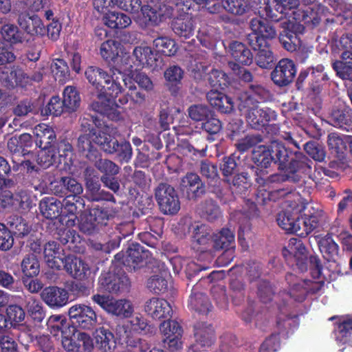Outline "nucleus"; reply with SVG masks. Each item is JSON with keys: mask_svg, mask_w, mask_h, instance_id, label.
Instances as JSON below:
<instances>
[{"mask_svg": "<svg viewBox=\"0 0 352 352\" xmlns=\"http://www.w3.org/2000/svg\"><path fill=\"white\" fill-rule=\"evenodd\" d=\"M94 166L103 175H116L120 172V167L113 161L102 158L101 153L96 156V160H91Z\"/></svg>", "mask_w": 352, "mask_h": 352, "instance_id": "09e8293b", "label": "nucleus"}, {"mask_svg": "<svg viewBox=\"0 0 352 352\" xmlns=\"http://www.w3.org/2000/svg\"><path fill=\"white\" fill-rule=\"evenodd\" d=\"M1 83L9 89L26 87L30 84V76L19 66H12L9 74L0 76Z\"/></svg>", "mask_w": 352, "mask_h": 352, "instance_id": "412c9836", "label": "nucleus"}, {"mask_svg": "<svg viewBox=\"0 0 352 352\" xmlns=\"http://www.w3.org/2000/svg\"><path fill=\"white\" fill-rule=\"evenodd\" d=\"M133 311V309L129 301L122 299L116 300L113 298L107 313L116 316L129 318Z\"/></svg>", "mask_w": 352, "mask_h": 352, "instance_id": "de8ad7c7", "label": "nucleus"}, {"mask_svg": "<svg viewBox=\"0 0 352 352\" xmlns=\"http://www.w3.org/2000/svg\"><path fill=\"white\" fill-rule=\"evenodd\" d=\"M200 173L202 176L208 179L211 185L216 184L219 179L217 166L209 162H201L200 164Z\"/></svg>", "mask_w": 352, "mask_h": 352, "instance_id": "69168bd1", "label": "nucleus"}, {"mask_svg": "<svg viewBox=\"0 0 352 352\" xmlns=\"http://www.w3.org/2000/svg\"><path fill=\"white\" fill-rule=\"evenodd\" d=\"M294 195L289 193L286 201L287 207L283 212H280L277 217L278 226L288 232L298 233L301 230L299 212L303 207L300 206L296 201L291 200Z\"/></svg>", "mask_w": 352, "mask_h": 352, "instance_id": "423d86ee", "label": "nucleus"}, {"mask_svg": "<svg viewBox=\"0 0 352 352\" xmlns=\"http://www.w3.org/2000/svg\"><path fill=\"white\" fill-rule=\"evenodd\" d=\"M188 116L195 122L204 121L208 116L209 109L205 104H192L188 107Z\"/></svg>", "mask_w": 352, "mask_h": 352, "instance_id": "338daca9", "label": "nucleus"}, {"mask_svg": "<svg viewBox=\"0 0 352 352\" xmlns=\"http://www.w3.org/2000/svg\"><path fill=\"white\" fill-rule=\"evenodd\" d=\"M155 198L160 210L164 214L173 215L180 210V201L175 188L167 183H160L155 189Z\"/></svg>", "mask_w": 352, "mask_h": 352, "instance_id": "39448f33", "label": "nucleus"}, {"mask_svg": "<svg viewBox=\"0 0 352 352\" xmlns=\"http://www.w3.org/2000/svg\"><path fill=\"white\" fill-rule=\"evenodd\" d=\"M195 342L201 346H210L215 342L214 330L212 324L198 322L194 325Z\"/></svg>", "mask_w": 352, "mask_h": 352, "instance_id": "5701e85b", "label": "nucleus"}, {"mask_svg": "<svg viewBox=\"0 0 352 352\" xmlns=\"http://www.w3.org/2000/svg\"><path fill=\"white\" fill-rule=\"evenodd\" d=\"M341 58L333 63V68L340 78L352 81V51L343 52Z\"/></svg>", "mask_w": 352, "mask_h": 352, "instance_id": "7c9ffc66", "label": "nucleus"}, {"mask_svg": "<svg viewBox=\"0 0 352 352\" xmlns=\"http://www.w3.org/2000/svg\"><path fill=\"white\" fill-rule=\"evenodd\" d=\"M108 217L107 211L99 208H94L89 212H84L80 216V230L85 234H90L97 229L98 225L105 224Z\"/></svg>", "mask_w": 352, "mask_h": 352, "instance_id": "2eb2a0df", "label": "nucleus"}, {"mask_svg": "<svg viewBox=\"0 0 352 352\" xmlns=\"http://www.w3.org/2000/svg\"><path fill=\"white\" fill-rule=\"evenodd\" d=\"M39 210L41 214L45 218L50 220L61 217L63 212L62 201L54 197H45L39 202Z\"/></svg>", "mask_w": 352, "mask_h": 352, "instance_id": "b1692460", "label": "nucleus"}, {"mask_svg": "<svg viewBox=\"0 0 352 352\" xmlns=\"http://www.w3.org/2000/svg\"><path fill=\"white\" fill-rule=\"evenodd\" d=\"M98 285L101 289L116 294L127 291L130 287V280L124 273L107 272L100 274Z\"/></svg>", "mask_w": 352, "mask_h": 352, "instance_id": "9b49d317", "label": "nucleus"}, {"mask_svg": "<svg viewBox=\"0 0 352 352\" xmlns=\"http://www.w3.org/2000/svg\"><path fill=\"white\" fill-rule=\"evenodd\" d=\"M246 117L252 127L258 128L270 120H275L276 115L275 111L270 108L256 107L250 109Z\"/></svg>", "mask_w": 352, "mask_h": 352, "instance_id": "4be33fe9", "label": "nucleus"}, {"mask_svg": "<svg viewBox=\"0 0 352 352\" xmlns=\"http://www.w3.org/2000/svg\"><path fill=\"white\" fill-rule=\"evenodd\" d=\"M258 45L252 47L257 51L255 56L256 64L261 68H267L274 61V56L267 43H259Z\"/></svg>", "mask_w": 352, "mask_h": 352, "instance_id": "37998d69", "label": "nucleus"}, {"mask_svg": "<svg viewBox=\"0 0 352 352\" xmlns=\"http://www.w3.org/2000/svg\"><path fill=\"white\" fill-rule=\"evenodd\" d=\"M350 141L351 139L348 136L338 133H331L327 138L329 150L338 157L344 153L346 149V145L350 143Z\"/></svg>", "mask_w": 352, "mask_h": 352, "instance_id": "a19ab883", "label": "nucleus"}, {"mask_svg": "<svg viewBox=\"0 0 352 352\" xmlns=\"http://www.w3.org/2000/svg\"><path fill=\"white\" fill-rule=\"evenodd\" d=\"M164 1L150 0L142 6L140 0H117V6L131 13H138L141 10L145 19L151 25L156 26L172 16V9L164 3Z\"/></svg>", "mask_w": 352, "mask_h": 352, "instance_id": "f257e3e1", "label": "nucleus"}, {"mask_svg": "<svg viewBox=\"0 0 352 352\" xmlns=\"http://www.w3.org/2000/svg\"><path fill=\"white\" fill-rule=\"evenodd\" d=\"M50 68L55 79L60 82H63L69 76V67L63 59L53 60Z\"/></svg>", "mask_w": 352, "mask_h": 352, "instance_id": "bf43d9fd", "label": "nucleus"}, {"mask_svg": "<svg viewBox=\"0 0 352 352\" xmlns=\"http://www.w3.org/2000/svg\"><path fill=\"white\" fill-rule=\"evenodd\" d=\"M63 103L69 111H76L80 103V98L76 89L72 86H67L63 91Z\"/></svg>", "mask_w": 352, "mask_h": 352, "instance_id": "8fccbe9b", "label": "nucleus"}, {"mask_svg": "<svg viewBox=\"0 0 352 352\" xmlns=\"http://www.w3.org/2000/svg\"><path fill=\"white\" fill-rule=\"evenodd\" d=\"M68 315L72 325L82 329H92L98 322L95 310L85 304L79 303L72 306L69 309Z\"/></svg>", "mask_w": 352, "mask_h": 352, "instance_id": "0eeeda50", "label": "nucleus"}, {"mask_svg": "<svg viewBox=\"0 0 352 352\" xmlns=\"http://www.w3.org/2000/svg\"><path fill=\"white\" fill-rule=\"evenodd\" d=\"M262 18L256 17L250 21L252 33L248 35L247 41L252 47L259 46V43H267V39H272L276 36L274 27Z\"/></svg>", "mask_w": 352, "mask_h": 352, "instance_id": "6e6552de", "label": "nucleus"}, {"mask_svg": "<svg viewBox=\"0 0 352 352\" xmlns=\"http://www.w3.org/2000/svg\"><path fill=\"white\" fill-rule=\"evenodd\" d=\"M260 4L258 12L261 17L268 19L271 21H278L282 19L284 13L276 5L274 0H257Z\"/></svg>", "mask_w": 352, "mask_h": 352, "instance_id": "f704fd0d", "label": "nucleus"}, {"mask_svg": "<svg viewBox=\"0 0 352 352\" xmlns=\"http://www.w3.org/2000/svg\"><path fill=\"white\" fill-rule=\"evenodd\" d=\"M65 243H45L43 246V254L48 263L57 261L63 263L67 255H65L62 245Z\"/></svg>", "mask_w": 352, "mask_h": 352, "instance_id": "c03bdc74", "label": "nucleus"}, {"mask_svg": "<svg viewBox=\"0 0 352 352\" xmlns=\"http://www.w3.org/2000/svg\"><path fill=\"white\" fill-rule=\"evenodd\" d=\"M146 287L153 294H160L167 290L168 282L162 276L153 275L147 280Z\"/></svg>", "mask_w": 352, "mask_h": 352, "instance_id": "052dcab7", "label": "nucleus"}, {"mask_svg": "<svg viewBox=\"0 0 352 352\" xmlns=\"http://www.w3.org/2000/svg\"><path fill=\"white\" fill-rule=\"evenodd\" d=\"M106 127L102 129H91L89 133L80 135L76 143V148L80 154L87 158L89 161L96 160V156L100 154L96 145L98 146V133H106Z\"/></svg>", "mask_w": 352, "mask_h": 352, "instance_id": "9d476101", "label": "nucleus"}, {"mask_svg": "<svg viewBox=\"0 0 352 352\" xmlns=\"http://www.w3.org/2000/svg\"><path fill=\"white\" fill-rule=\"evenodd\" d=\"M133 56L139 65H150L153 59V51L151 47L147 46H138L133 50Z\"/></svg>", "mask_w": 352, "mask_h": 352, "instance_id": "0e129e2a", "label": "nucleus"}, {"mask_svg": "<svg viewBox=\"0 0 352 352\" xmlns=\"http://www.w3.org/2000/svg\"><path fill=\"white\" fill-rule=\"evenodd\" d=\"M65 270L76 279H83L86 277L89 267L82 259L67 255L63 263Z\"/></svg>", "mask_w": 352, "mask_h": 352, "instance_id": "393cba45", "label": "nucleus"}, {"mask_svg": "<svg viewBox=\"0 0 352 352\" xmlns=\"http://www.w3.org/2000/svg\"><path fill=\"white\" fill-rule=\"evenodd\" d=\"M36 144L41 148H50L52 142L56 140V134L52 128L45 124H40L34 128Z\"/></svg>", "mask_w": 352, "mask_h": 352, "instance_id": "2f4dec72", "label": "nucleus"}, {"mask_svg": "<svg viewBox=\"0 0 352 352\" xmlns=\"http://www.w3.org/2000/svg\"><path fill=\"white\" fill-rule=\"evenodd\" d=\"M201 284L197 283L191 290L188 299V308L199 315L207 316L213 309L208 296L200 291Z\"/></svg>", "mask_w": 352, "mask_h": 352, "instance_id": "dca6fc26", "label": "nucleus"}, {"mask_svg": "<svg viewBox=\"0 0 352 352\" xmlns=\"http://www.w3.org/2000/svg\"><path fill=\"white\" fill-rule=\"evenodd\" d=\"M28 315L35 324H40L45 318V310L42 303L34 298H30L26 305Z\"/></svg>", "mask_w": 352, "mask_h": 352, "instance_id": "49530a36", "label": "nucleus"}, {"mask_svg": "<svg viewBox=\"0 0 352 352\" xmlns=\"http://www.w3.org/2000/svg\"><path fill=\"white\" fill-rule=\"evenodd\" d=\"M104 23L112 29H123L129 26L131 20L124 13L109 12L103 17Z\"/></svg>", "mask_w": 352, "mask_h": 352, "instance_id": "ea45409f", "label": "nucleus"}, {"mask_svg": "<svg viewBox=\"0 0 352 352\" xmlns=\"http://www.w3.org/2000/svg\"><path fill=\"white\" fill-rule=\"evenodd\" d=\"M6 223L14 239H22L30 232L28 223L20 216L11 215L7 218Z\"/></svg>", "mask_w": 352, "mask_h": 352, "instance_id": "e433bc0d", "label": "nucleus"}, {"mask_svg": "<svg viewBox=\"0 0 352 352\" xmlns=\"http://www.w3.org/2000/svg\"><path fill=\"white\" fill-rule=\"evenodd\" d=\"M41 299L50 308L59 309L69 302L68 291L57 286H50L43 289Z\"/></svg>", "mask_w": 352, "mask_h": 352, "instance_id": "a211bd4d", "label": "nucleus"}, {"mask_svg": "<svg viewBox=\"0 0 352 352\" xmlns=\"http://www.w3.org/2000/svg\"><path fill=\"white\" fill-rule=\"evenodd\" d=\"M283 30L280 34V42L285 50L289 52L297 50L300 45L298 34L304 30L302 25L297 22L294 19H286L281 23Z\"/></svg>", "mask_w": 352, "mask_h": 352, "instance_id": "1a4fd4ad", "label": "nucleus"}, {"mask_svg": "<svg viewBox=\"0 0 352 352\" xmlns=\"http://www.w3.org/2000/svg\"><path fill=\"white\" fill-rule=\"evenodd\" d=\"M188 234L194 242H201L204 241H212L218 242L219 236L214 233L212 230L204 223H195L189 227Z\"/></svg>", "mask_w": 352, "mask_h": 352, "instance_id": "bb28decb", "label": "nucleus"}, {"mask_svg": "<svg viewBox=\"0 0 352 352\" xmlns=\"http://www.w3.org/2000/svg\"><path fill=\"white\" fill-rule=\"evenodd\" d=\"M336 318L338 320L334 324L335 338L344 343L352 338V318L332 316L330 320H333Z\"/></svg>", "mask_w": 352, "mask_h": 352, "instance_id": "72a5a7b5", "label": "nucleus"}, {"mask_svg": "<svg viewBox=\"0 0 352 352\" xmlns=\"http://www.w3.org/2000/svg\"><path fill=\"white\" fill-rule=\"evenodd\" d=\"M22 154L25 156V159L21 162H16L14 158L12 159L14 163H17L24 167L27 172V179L25 185L31 186L35 190L42 192L44 190L45 185L42 179L41 178V173L39 168L35 164L36 160L32 158L29 154H34L33 153H25L22 151Z\"/></svg>", "mask_w": 352, "mask_h": 352, "instance_id": "4468645a", "label": "nucleus"}, {"mask_svg": "<svg viewBox=\"0 0 352 352\" xmlns=\"http://www.w3.org/2000/svg\"><path fill=\"white\" fill-rule=\"evenodd\" d=\"M102 91H98L97 100L92 103L91 107L95 111L110 117L117 107L114 100V98L116 97H111L107 93H104Z\"/></svg>", "mask_w": 352, "mask_h": 352, "instance_id": "c85d7f7f", "label": "nucleus"}, {"mask_svg": "<svg viewBox=\"0 0 352 352\" xmlns=\"http://www.w3.org/2000/svg\"><path fill=\"white\" fill-rule=\"evenodd\" d=\"M63 186L65 187V197H73L74 199L83 191L81 184L70 177H64Z\"/></svg>", "mask_w": 352, "mask_h": 352, "instance_id": "680f3d73", "label": "nucleus"}, {"mask_svg": "<svg viewBox=\"0 0 352 352\" xmlns=\"http://www.w3.org/2000/svg\"><path fill=\"white\" fill-rule=\"evenodd\" d=\"M32 158L36 160V164L41 168L46 169L55 163L56 156L54 151L50 148H41V150L36 154H29Z\"/></svg>", "mask_w": 352, "mask_h": 352, "instance_id": "603ef678", "label": "nucleus"}, {"mask_svg": "<svg viewBox=\"0 0 352 352\" xmlns=\"http://www.w3.org/2000/svg\"><path fill=\"white\" fill-rule=\"evenodd\" d=\"M296 73L292 60L284 58L280 60L272 72V80L278 86H285L292 82Z\"/></svg>", "mask_w": 352, "mask_h": 352, "instance_id": "f3484780", "label": "nucleus"}, {"mask_svg": "<svg viewBox=\"0 0 352 352\" xmlns=\"http://www.w3.org/2000/svg\"><path fill=\"white\" fill-rule=\"evenodd\" d=\"M112 68L119 77L122 76L120 80V85H122L123 87L126 86V78H124L125 74L130 75L133 72V65L131 64V60L128 54H124L122 56L118 55L117 58L111 63Z\"/></svg>", "mask_w": 352, "mask_h": 352, "instance_id": "c9c22d12", "label": "nucleus"}, {"mask_svg": "<svg viewBox=\"0 0 352 352\" xmlns=\"http://www.w3.org/2000/svg\"><path fill=\"white\" fill-rule=\"evenodd\" d=\"M182 185L186 188L188 199H195L204 192V187L199 177L195 173L187 174L182 179Z\"/></svg>", "mask_w": 352, "mask_h": 352, "instance_id": "473e14b6", "label": "nucleus"}, {"mask_svg": "<svg viewBox=\"0 0 352 352\" xmlns=\"http://www.w3.org/2000/svg\"><path fill=\"white\" fill-rule=\"evenodd\" d=\"M172 328L175 329V336L170 338H164L163 342L165 346H167L168 349L171 351H176L180 349L182 346V342L181 341L183 329L178 322L172 323Z\"/></svg>", "mask_w": 352, "mask_h": 352, "instance_id": "5fc2aeb1", "label": "nucleus"}, {"mask_svg": "<svg viewBox=\"0 0 352 352\" xmlns=\"http://www.w3.org/2000/svg\"><path fill=\"white\" fill-rule=\"evenodd\" d=\"M119 43L113 40H108L102 43L100 49L102 58L111 63L118 55Z\"/></svg>", "mask_w": 352, "mask_h": 352, "instance_id": "4d7b16f0", "label": "nucleus"}, {"mask_svg": "<svg viewBox=\"0 0 352 352\" xmlns=\"http://www.w3.org/2000/svg\"><path fill=\"white\" fill-rule=\"evenodd\" d=\"M299 326V318L297 315L278 316L276 319V327L278 334L287 338Z\"/></svg>", "mask_w": 352, "mask_h": 352, "instance_id": "4c0bfd02", "label": "nucleus"}, {"mask_svg": "<svg viewBox=\"0 0 352 352\" xmlns=\"http://www.w3.org/2000/svg\"><path fill=\"white\" fill-rule=\"evenodd\" d=\"M278 333H272L261 345L259 352H276L280 346Z\"/></svg>", "mask_w": 352, "mask_h": 352, "instance_id": "774afa93", "label": "nucleus"}, {"mask_svg": "<svg viewBox=\"0 0 352 352\" xmlns=\"http://www.w3.org/2000/svg\"><path fill=\"white\" fill-rule=\"evenodd\" d=\"M17 23L19 27L30 35L43 34L45 26L37 15L30 16L27 12H21L18 15Z\"/></svg>", "mask_w": 352, "mask_h": 352, "instance_id": "aec40b11", "label": "nucleus"}, {"mask_svg": "<svg viewBox=\"0 0 352 352\" xmlns=\"http://www.w3.org/2000/svg\"><path fill=\"white\" fill-rule=\"evenodd\" d=\"M144 311L154 320L166 319L173 312L170 303L164 298L152 297L144 305Z\"/></svg>", "mask_w": 352, "mask_h": 352, "instance_id": "6ab92c4d", "label": "nucleus"}, {"mask_svg": "<svg viewBox=\"0 0 352 352\" xmlns=\"http://www.w3.org/2000/svg\"><path fill=\"white\" fill-rule=\"evenodd\" d=\"M47 327L53 336L60 334L61 338L67 333V329H69L65 317L61 315L51 316L47 321Z\"/></svg>", "mask_w": 352, "mask_h": 352, "instance_id": "58836bf2", "label": "nucleus"}, {"mask_svg": "<svg viewBox=\"0 0 352 352\" xmlns=\"http://www.w3.org/2000/svg\"><path fill=\"white\" fill-rule=\"evenodd\" d=\"M21 266L23 274L28 278H34L39 274V261L34 254L25 256L21 262Z\"/></svg>", "mask_w": 352, "mask_h": 352, "instance_id": "3c124183", "label": "nucleus"}, {"mask_svg": "<svg viewBox=\"0 0 352 352\" xmlns=\"http://www.w3.org/2000/svg\"><path fill=\"white\" fill-rule=\"evenodd\" d=\"M151 254L140 243H131L123 258V264L132 271H135L151 261Z\"/></svg>", "mask_w": 352, "mask_h": 352, "instance_id": "ddd939ff", "label": "nucleus"}, {"mask_svg": "<svg viewBox=\"0 0 352 352\" xmlns=\"http://www.w3.org/2000/svg\"><path fill=\"white\" fill-rule=\"evenodd\" d=\"M222 6L226 10L236 15H241L248 9V3L245 0H224Z\"/></svg>", "mask_w": 352, "mask_h": 352, "instance_id": "e2e57ef3", "label": "nucleus"}, {"mask_svg": "<svg viewBox=\"0 0 352 352\" xmlns=\"http://www.w3.org/2000/svg\"><path fill=\"white\" fill-rule=\"evenodd\" d=\"M110 74L102 69L89 66L85 71V77L89 82L98 90H103L111 97H118L123 91V86L120 85L122 76L119 77L113 69H110Z\"/></svg>", "mask_w": 352, "mask_h": 352, "instance_id": "7ed1b4c3", "label": "nucleus"}, {"mask_svg": "<svg viewBox=\"0 0 352 352\" xmlns=\"http://www.w3.org/2000/svg\"><path fill=\"white\" fill-rule=\"evenodd\" d=\"M229 52L233 58L243 65H250L252 62V54L245 45L237 41L231 43Z\"/></svg>", "mask_w": 352, "mask_h": 352, "instance_id": "79ce46f5", "label": "nucleus"}, {"mask_svg": "<svg viewBox=\"0 0 352 352\" xmlns=\"http://www.w3.org/2000/svg\"><path fill=\"white\" fill-rule=\"evenodd\" d=\"M1 34L3 39L10 43L16 44L22 43L23 41V33L13 24H6L3 25L1 30Z\"/></svg>", "mask_w": 352, "mask_h": 352, "instance_id": "6e6d98bb", "label": "nucleus"}, {"mask_svg": "<svg viewBox=\"0 0 352 352\" xmlns=\"http://www.w3.org/2000/svg\"><path fill=\"white\" fill-rule=\"evenodd\" d=\"M274 157L270 146L259 145L253 152V159L257 166L261 168H267L271 163L274 162Z\"/></svg>", "mask_w": 352, "mask_h": 352, "instance_id": "a18cd8bd", "label": "nucleus"}, {"mask_svg": "<svg viewBox=\"0 0 352 352\" xmlns=\"http://www.w3.org/2000/svg\"><path fill=\"white\" fill-rule=\"evenodd\" d=\"M63 208L61 214V219L64 217H68L69 219L66 221L67 227H72L76 225V221L78 219V214L81 211V208L84 206V201L80 197H78L75 201L69 199H64L62 202Z\"/></svg>", "mask_w": 352, "mask_h": 352, "instance_id": "c756f323", "label": "nucleus"}, {"mask_svg": "<svg viewBox=\"0 0 352 352\" xmlns=\"http://www.w3.org/2000/svg\"><path fill=\"white\" fill-rule=\"evenodd\" d=\"M195 19L189 14L175 19L172 23L173 32L179 37L190 38L195 32Z\"/></svg>", "mask_w": 352, "mask_h": 352, "instance_id": "cd10ccee", "label": "nucleus"}, {"mask_svg": "<svg viewBox=\"0 0 352 352\" xmlns=\"http://www.w3.org/2000/svg\"><path fill=\"white\" fill-rule=\"evenodd\" d=\"M95 338L96 346L102 352H113L116 348L115 336L107 326L98 328Z\"/></svg>", "mask_w": 352, "mask_h": 352, "instance_id": "a878e982", "label": "nucleus"}, {"mask_svg": "<svg viewBox=\"0 0 352 352\" xmlns=\"http://www.w3.org/2000/svg\"><path fill=\"white\" fill-rule=\"evenodd\" d=\"M153 46L158 52L168 56L174 55L177 50L175 41L168 37L161 36L155 38L153 41Z\"/></svg>", "mask_w": 352, "mask_h": 352, "instance_id": "864d4df0", "label": "nucleus"}, {"mask_svg": "<svg viewBox=\"0 0 352 352\" xmlns=\"http://www.w3.org/2000/svg\"><path fill=\"white\" fill-rule=\"evenodd\" d=\"M106 133H98L96 138L98 146L106 153L116 155V157L120 162H129L133 155L131 144L126 140L119 142L111 135L108 126H106Z\"/></svg>", "mask_w": 352, "mask_h": 352, "instance_id": "20e7f679", "label": "nucleus"}, {"mask_svg": "<svg viewBox=\"0 0 352 352\" xmlns=\"http://www.w3.org/2000/svg\"><path fill=\"white\" fill-rule=\"evenodd\" d=\"M282 254L287 261L294 259L300 272H305L307 271L308 251L304 243H288V246L283 249ZM309 264L313 278H320L323 266L320 258L318 256H310L309 257Z\"/></svg>", "mask_w": 352, "mask_h": 352, "instance_id": "f03ea898", "label": "nucleus"}, {"mask_svg": "<svg viewBox=\"0 0 352 352\" xmlns=\"http://www.w3.org/2000/svg\"><path fill=\"white\" fill-rule=\"evenodd\" d=\"M61 344L67 352H90L94 349L93 339L85 332L67 333L61 338Z\"/></svg>", "mask_w": 352, "mask_h": 352, "instance_id": "f8f14e48", "label": "nucleus"}, {"mask_svg": "<svg viewBox=\"0 0 352 352\" xmlns=\"http://www.w3.org/2000/svg\"><path fill=\"white\" fill-rule=\"evenodd\" d=\"M270 148L274 156V163H279L280 168H283L288 160V153L284 145L278 142L273 141Z\"/></svg>", "mask_w": 352, "mask_h": 352, "instance_id": "13d9d810", "label": "nucleus"}]
</instances>
